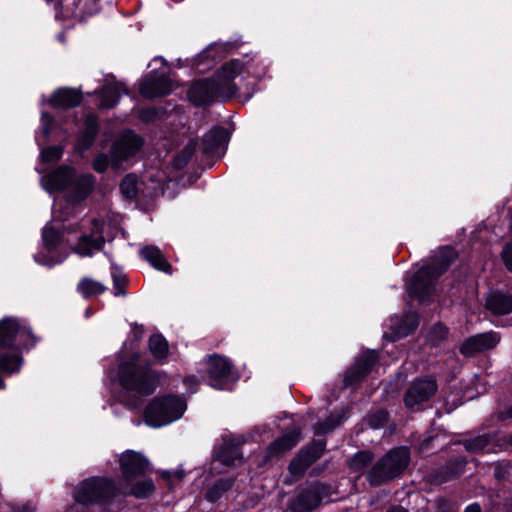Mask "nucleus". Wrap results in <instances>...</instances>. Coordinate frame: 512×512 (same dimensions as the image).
Wrapping results in <instances>:
<instances>
[{
  "label": "nucleus",
  "mask_w": 512,
  "mask_h": 512,
  "mask_svg": "<svg viewBox=\"0 0 512 512\" xmlns=\"http://www.w3.org/2000/svg\"><path fill=\"white\" fill-rule=\"evenodd\" d=\"M257 53L245 54L243 59L233 58L224 62L212 78L195 80L187 91L188 100L195 107L212 104L215 100L227 101L234 98L238 92L235 78L246 73L256 79H261L265 68L258 71L255 67Z\"/></svg>",
  "instance_id": "obj_1"
},
{
  "label": "nucleus",
  "mask_w": 512,
  "mask_h": 512,
  "mask_svg": "<svg viewBox=\"0 0 512 512\" xmlns=\"http://www.w3.org/2000/svg\"><path fill=\"white\" fill-rule=\"evenodd\" d=\"M165 376V371L153 368L150 359L133 352L126 360L119 362L115 380L135 406L141 398L153 395Z\"/></svg>",
  "instance_id": "obj_2"
},
{
  "label": "nucleus",
  "mask_w": 512,
  "mask_h": 512,
  "mask_svg": "<svg viewBox=\"0 0 512 512\" xmlns=\"http://www.w3.org/2000/svg\"><path fill=\"white\" fill-rule=\"evenodd\" d=\"M411 462V451L407 446H396L376 460L366 474L372 487H380L401 478Z\"/></svg>",
  "instance_id": "obj_3"
},
{
  "label": "nucleus",
  "mask_w": 512,
  "mask_h": 512,
  "mask_svg": "<svg viewBox=\"0 0 512 512\" xmlns=\"http://www.w3.org/2000/svg\"><path fill=\"white\" fill-rule=\"evenodd\" d=\"M187 409L186 400L175 394L152 398L144 409V421L152 428H160L179 420Z\"/></svg>",
  "instance_id": "obj_4"
},
{
  "label": "nucleus",
  "mask_w": 512,
  "mask_h": 512,
  "mask_svg": "<svg viewBox=\"0 0 512 512\" xmlns=\"http://www.w3.org/2000/svg\"><path fill=\"white\" fill-rule=\"evenodd\" d=\"M120 495L116 482L106 476H92L84 479L74 492L76 503L88 506H106Z\"/></svg>",
  "instance_id": "obj_5"
},
{
  "label": "nucleus",
  "mask_w": 512,
  "mask_h": 512,
  "mask_svg": "<svg viewBox=\"0 0 512 512\" xmlns=\"http://www.w3.org/2000/svg\"><path fill=\"white\" fill-rule=\"evenodd\" d=\"M330 489V485L325 482H312L289 500V512H313L329 497Z\"/></svg>",
  "instance_id": "obj_6"
},
{
  "label": "nucleus",
  "mask_w": 512,
  "mask_h": 512,
  "mask_svg": "<svg viewBox=\"0 0 512 512\" xmlns=\"http://www.w3.org/2000/svg\"><path fill=\"white\" fill-rule=\"evenodd\" d=\"M19 341H28L35 347L40 341L31 327L21 325L16 317H4L0 320V350L19 346Z\"/></svg>",
  "instance_id": "obj_7"
},
{
  "label": "nucleus",
  "mask_w": 512,
  "mask_h": 512,
  "mask_svg": "<svg viewBox=\"0 0 512 512\" xmlns=\"http://www.w3.org/2000/svg\"><path fill=\"white\" fill-rule=\"evenodd\" d=\"M121 473L119 485L129 484L133 480L142 478L153 471L152 463L141 452L127 449L118 459Z\"/></svg>",
  "instance_id": "obj_8"
},
{
  "label": "nucleus",
  "mask_w": 512,
  "mask_h": 512,
  "mask_svg": "<svg viewBox=\"0 0 512 512\" xmlns=\"http://www.w3.org/2000/svg\"><path fill=\"white\" fill-rule=\"evenodd\" d=\"M326 446V439H313L304 445L289 462L288 472L296 478L303 477L306 471L323 456Z\"/></svg>",
  "instance_id": "obj_9"
},
{
  "label": "nucleus",
  "mask_w": 512,
  "mask_h": 512,
  "mask_svg": "<svg viewBox=\"0 0 512 512\" xmlns=\"http://www.w3.org/2000/svg\"><path fill=\"white\" fill-rule=\"evenodd\" d=\"M429 269L430 267L423 265L414 272L406 283V291L409 298L418 301L422 305H429L431 303L435 284L439 280Z\"/></svg>",
  "instance_id": "obj_10"
},
{
  "label": "nucleus",
  "mask_w": 512,
  "mask_h": 512,
  "mask_svg": "<svg viewBox=\"0 0 512 512\" xmlns=\"http://www.w3.org/2000/svg\"><path fill=\"white\" fill-rule=\"evenodd\" d=\"M379 354L376 350L366 349L359 354L346 369L343 377V388H349L363 382L377 364Z\"/></svg>",
  "instance_id": "obj_11"
},
{
  "label": "nucleus",
  "mask_w": 512,
  "mask_h": 512,
  "mask_svg": "<svg viewBox=\"0 0 512 512\" xmlns=\"http://www.w3.org/2000/svg\"><path fill=\"white\" fill-rule=\"evenodd\" d=\"M64 239V233L61 229L53 226L46 225L42 229V242L47 253H38L34 255V260L38 264L53 267L61 264L67 258L66 254H59L52 256L50 253L54 252L57 247L62 243Z\"/></svg>",
  "instance_id": "obj_12"
},
{
  "label": "nucleus",
  "mask_w": 512,
  "mask_h": 512,
  "mask_svg": "<svg viewBox=\"0 0 512 512\" xmlns=\"http://www.w3.org/2000/svg\"><path fill=\"white\" fill-rule=\"evenodd\" d=\"M245 440L242 436L229 435L223 437V443L213 448L212 459L223 466L231 467L236 465V461H243L242 447Z\"/></svg>",
  "instance_id": "obj_13"
},
{
  "label": "nucleus",
  "mask_w": 512,
  "mask_h": 512,
  "mask_svg": "<svg viewBox=\"0 0 512 512\" xmlns=\"http://www.w3.org/2000/svg\"><path fill=\"white\" fill-rule=\"evenodd\" d=\"M438 384L435 378H416L404 394V405L412 409L416 405L428 402L437 392Z\"/></svg>",
  "instance_id": "obj_14"
},
{
  "label": "nucleus",
  "mask_w": 512,
  "mask_h": 512,
  "mask_svg": "<svg viewBox=\"0 0 512 512\" xmlns=\"http://www.w3.org/2000/svg\"><path fill=\"white\" fill-rule=\"evenodd\" d=\"M100 132L99 116L95 112L87 113L84 116L75 140V151L80 154L89 151L94 146Z\"/></svg>",
  "instance_id": "obj_15"
},
{
  "label": "nucleus",
  "mask_w": 512,
  "mask_h": 512,
  "mask_svg": "<svg viewBox=\"0 0 512 512\" xmlns=\"http://www.w3.org/2000/svg\"><path fill=\"white\" fill-rule=\"evenodd\" d=\"M144 138L129 129L116 139L111 145L110 153L113 159L125 161L135 156L144 146Z\"/></svg>",
  "instance_id": "obj_16"
},
{
  "label": "nucleus",
  "mask_w": 512,
  "mask_h": 512,
  "mask_svg": "<svg viewBox=\"0 0 512 512\" xmlns=\"http://www.w3.org/2000/svg\"><path fill=\"white\" fill-rule=\"evenodd\" d=\"M206 366L209 385L218 390L224 389L232 372V363L224 356L212 354L208 356Z\"/></svg>",
  "instance_id": "obj_17"
},
{
  "label": "nucleus",
  "mask_w": 512,
  "mask_h": 512,
  "mask_svg": "<svg viewBox=\"0 0 512 512\" xmlns=\"http://www.w3.org/2000/svg\"><path fill=\"white\" fill-rule=\"evenodd\" d=\"M500 334L495 331L478 333L466 338L459 347L464 357H473L477 354L494 349L500 342Z\"/></svg>",
  "instance_id": "obj_18"
},
{
  "label": "nucleus",
  "mask_w": 512,
  "mask_h": 512,
  "mask_svg": "<svg viewBox=\"0 0 512 512\" xmlns=\"http://www.w3.org/2000/svg\"><path fill=\"white\" fill-rule=\"evenodd\" d=\"M172 81L165 74H159L156 70L150 71L140 85V93L146 99H156L168 96L172 93Z\"/></svg>",
  "instance_id": "obj_19"
},
{
  "label": "nucleus",
  "mask_w": 512,
  "mask_h": 512,
  "mask_svg": "<svg viewBox=\"0 0 512 512\" xmlns=\"http://www.w3.org/2000/svg\"><path fill=\"white\" fill-rule=\"evenodd\" d=\"M301 429L293 427L283 435L272 441L264 452V461L270 462L273 459L282 457L286 452L292 450L301 440Z\"/></svg>",
  "instance_id": "obj_20"
},
{
  "label": "nucleus",
  "mask_w": 512,
  "mask_h": 512,
  "mask_svg": "<svg viewBox=\"0 0 512 512\" xmlns=\"http://www.w3.org/2000/svg\"><path fill=\"white\" fill-rule=\"evenodd\" d=\"M301 429L293 427L283 435L272 441L264 452V461L270 462L273 459L282 457L286 452L292 450L301 440Z\"/></svg>",
  "instance_id": "obj_21"
},
{
  "label": "nucleus",
  "mask_w": 512,
  "mask_h": 512,
  "mask_svg": "<svg viewBox=\"0 0 512 512\" xmlns=\"http://www.w3.org/2000/svg\"><path fill=\"white\" fill-rule=\"evenodd\" d=\"M301 429L293 427L283 435L272 441L264 452V461L270 462L273 459L282 457L286 452L292 450L301 440Z\"/></svg>",
  "instance_id": "obj_22"
},
{
  "label": "nucleus",
  "mask_w": 512,
  "mask_h": 512,
  "mask_svg": "<svg viewBox=\"0 0 512 512\" xmlns=\"http://www.w3.org/2000/svg\"><path fill=\"white\" fill-rule=\"evenodd\" d=\"M301 429L293 427L283 435L272 441L264 452V461L270 462L273 459L282 457L286 452L292 450L301 440Z\"/></svg>",
  "instance_id": "obj_23"
},
{
  "label": "nucleus",
  "mask_w": 512,
  "mask_h": 512,
  "mask_svg": "<svg viewBox=\"0 0 512 512\" xmlns=\"http://www.w3.org/2000/svg\"><path fill=\"white\" fill-rule=\"evenodd\" d=\"M75 174L76 169L73 166L62 164L43 178L44 188L49 193L67 191L75 180Z\"/></svg>",
  "instance_id": "obj_24"
},
{
  "label": "nucleus",
  "mask_w": 512,
  "mask_h": 512,
  "mask_svg": "<svg viewBox=\"0 0 512 512\" xmlns=\"http://www.w3.org/2000/svg\"><path fill=\"white\" fill-rule=\"evenodd\" d=\"M33 348L29 346L28 341H19L17 347L2 349L0 351L1 373L8 376L19 373L24 364L23 352Z\"/></svg>",
  "instance_id": "obj_25"
},
{
  "label": "nucleus",
  "mask_w": 512,
  "mask_h": 512,
  "mask_svg": "<svg viewBox=\"0 0 512 512\" xmlns=\"http://www.w3.org/2000/svg\"><path fill=\"white\" fill-rule=\"evenodd\" d=\"M96 186V177L92 173L75 174V180L67 192L66 201L77 206L83 203L94 191Z\"/></svg>",
  "instance_id": "obj_26"
},
{
  "label": "nucleus",
  "mask_w": 512,
  "mask_h": 512,
  "mask_svg": "<svg viewBox=\"0 0 512 512\" xmlns=\"http://www.w3.org/2000/svg\"><path fill=\"white\" fill-rule=\"evenodd\" d=\"M230 136V132L225 127L220 125L213 126L201 139V149L203 154L207 157H212L216 154L218 158L222 157L225 151L222 154H218V150L220 148H224L226 150Z\"/></svg>",
  "instance_id": "obj_27"
},
{
  "label": "nucleus",
  "mask_w": 512,
  "mask_h": 512,
  "mask_svg": "<svg viewBox=\"0 0 512 512\" xmlns=\"http://www.w3.org/2000/svg\"><path fill=\"white\" fill-rule=\"evenodd\" d=\"M83 97L81 88L59 87L52 92L47 103L53 109L69 110L78 107Z\"/></svg>",
  "instance_id": "obj_28"
},
{
  "label": "nucleus",
  "mask_w": 512,
  "mask_h": 512,
  "mask_svg": "<svg viewBox=\"0 0 512 512\" xmlns=\"http://www.w3.org/2000/svg\"><path fill=\"white\" fill-rule=\"evenodd\" d=\"M94 94L99 97L100 109H113L118 105L122 95H129V89L125 83L114 81L102 85Z\"/></svg>",
  "instance_id": "obj_29"
},
{
  "label": "nucleus",
  "mask_w": 512,
  "mask_h": 512,
  "mask_svg": "<svg viewBox=\"0 0 512 512\" xmlns=\"http://www.w3.org/2000/svg\"><path fill=\"white\" fill-rule=\"evenodd\" d=\"M118 488L120 489V495L132 496L140 500L150 498L156 491L153 479L147 475L133 480L129 484H121Z\"/></svg>",
  "instance_id": "obj_30"
},
{
  "label": "nucleus",
  "mask_w": 512,
  "mask_h": 512,
  "mask_svg": "<svg viewBox=\"0 0 512 512\" xmlns=\"http://www.w3.org/2000/svg\"><path fill=\"white\" fill-rule=\"evenodd\" d=\"M468 461L465 456L449 458L446 463L435 473V480L438 483H446L459 478L465 471Z\"/></svg>",
  "instance_id": "obj_31"
},
{
  "label": "nucleus",
  "mask_w": 512,
  "mask_h": 512,
  "mask_svg": "<svg viewBox=\"0 0 512 512\" xmlns=\"http://www.w3.org/2000/svg\"><path fill=\"white\" fill-rule=\"evenodd\" d=\"M459 254L457 250L452 246H442L439 250V254L429 264H425L426 267H430L429 271L433 272L436 277H442L452 266V264L458 259Z\"/></svg>",
  "instance_id": "obj_32"
},
{
  "label": "nucleus",
  "mask_w": 512,
  "mask_h": 512,
  "mask_svg": "<svg viewBox=\"0 0 512 512\" xmlns=\"http://www.w3.org/2000/svg\"><path fill=\"white\" fill-rule=\"evenodd\" d=\"M486 309L494 316H505L512 313V294L494 291L488 295Z\"/></svg>",
  "instance_id": "obj_33"
},
{
  "label": "nucleus",
  "mask_w": 512,
  "mask_h": 512,
  "mask_svg": "<svg viewBox=\"0 0 512 512\" xmlns=\"http://www.w3.org/2000/svg\"><path fill=\"white\" fill-rule=\"evenodd\" d=\"M496 436L495 432H488L458 441V443L463 445L470 454L489 453L493 450Z\"/></svg>",
  "instance_id": "obj_34"
},
{
  "label": "nucleus",
  "mask_w": 512,
  "mask_h": 512,
  "mask_svg": "<svg viewBox=\"0 0 512 512\" xmlns=\"http://www.w3.org/2000/svg\"><path fill=\"white\" fill-rule=\"evenodd\" d=\"M141 257L154 269L171 275L173 268L162 251L155 245H146L140 250Z\"/></svg>",
  "instance_id": "obj_35"
},
{
  "label": "nucleus",
  "mask_w": 512,
  "mask_h": 512,
  "mask_svg": "<svg viewBox=\"0 0 512 512\" xmlns=\"http://www.w3.org/2000/svg\"><path fill=\"white\" fill-rule=\"evenodd\" d=\"M105 241L103 235H99L95 238L93 234H82L78 238V242L73 248V251L80 256L91 257L94 254V250L102 251L104 249Z\"/></svg>",
  "instance_id": "obj_36"
},
{
  "label": "nucleus",
  "mask_w": 512,
  "mask_h": 512,
  "mask_svg": "<svg viewBox=\"0 0 512 512\" xmlns=\"http://www.w3.org/2000/svg\"><path fill=\"white\" fill-rule=\"evenodd\" d=\"M148 348L155 363L163 365L169 356V344L161 333H154L149 337Z\"/></svg>",
  "instance_id": "obj_37"
},
{
  "label": "nucleus",
  "mask_w": 512,
  "mask_h": 512,
  "mask_svg": "<svg viewBox=\"0 0 512 512\" xmlns=\"http://www.w3.org/2000/svg\"><path fill=\"white\" fill-rule=\"evenodd\" d=\"M375 454L370 449L359 450L347 460V467L354 473H361L371 468Z\"/></svg>",
  "instance_id": "obj_38"
},
{
  "label": "nucleus",
  "mask_w": 512,
  "mask_h": 512,
  "mask_svg": "<svg viewBox=\"0 0 512 512\" xmlns=\"http://www.w3.org/2000/svg\"><path fill=\"white\" fill-rule=\"evenodd\" d=\"M215 46V44H212L192 59H187L189 66L200 73L212 69L215 64V55L212 54Z\"/></svg>",
  "instance_id": "obj_39"
},
{
  "label": "nucleus",
  "mask_w": 512,
  "mask_h": 512,
  "mask_svg": "<svg viewBox=\"0 0 512 512\" xmlns=\"http://www.w3.org/2000/svg\"><path fill=\"white\" fill-rule=\"evenodd\" d=\"M234 485L233 478H219L207 488L205 492V499L210 503H216L222 496L232 489Z\"/></svg>",
  "instance_id": "obj_40"
},
{
  "label": "nucleus",
  "mask_w": 512,
  "mask_h": 512,
  "mask_svg": "<svg viewBox=\"0 0 512 512\" xmlns=\"http://www.w3.org/2000/svg\"><path fill=\"white\" fill-rule=\"evenodd\" d=\"M106 290L107 287L105 285L89 277H83L77 284V291L86 300L93 296L101 295Z\"/></svg>",
  "instance_id": "obj_41"
},
{
  "label": "nucleus",
  "mask_w": 512,
  "mask_h": 512,
  "mask_svg": "<svg viewBox=\"0 0 512 512\" xmlns=\"http://www.w3.org/2000/svg\"><path fill=\"white\" fill-rule=\"evenodd\" d=\"M119 190L125 200H136L139 194L137 175L134 173L126 174L119 184Z\"/></svg>",
  "instance_id": "obj_42"
},
{
  "label": "nucleus",
  "mask_w": 512,
  "mask_h": 512,
  "mask_svg": "<svg viewBox=\"0 0 512 512\" xmlns=\"http://www.w3.org/2000/svg\"><path fill=\"white\" fill-rule=\"evenodd\" d=\"M111 278L113 282V295L115 297L126 296L127 290L126 287L129 283V279L123 270L117 266L115 263L111 264Z\"/></svg>",
  "instance_id": "obj_43"
},
{
  "label": "nucleus",
  "mask_w": 512,
  "mask_h": 512,
  "mask_svg": "<svg viewBox=\"0 0 512 512\" xmlns=\"http://www.w3.org/2000/svg\"><path fill=\"white\" fill-rule=\"evenodd\" d=\"M40 122L41 132L45 142L49 141L55 131H61L63 128V123L56 120L55 117L47 111H42Z\"/></svg>",
  "instance_id": "obj_44"
},
{
  "label": "nucleus",
  "mask_w": 512,
  "mask_h": 512,
  "mask_svg": "<svg viewBox=\"0 0 512 512\" xmlns=\"http://www.w3.org/2000/svg\"><path fill=\"white\" fill-rule=\"evenodd\" d=\"M343 421V414H330L324 421L318 422L314 425V434L316 436H324L335 430L343 423Z\"/></svg>",
  "instance_id": "obj_45"
},
{
  "label": "nucleus",
  "mask_w": 512,
  "mask_h": 512,
  "mask_svg": "<svg viewBox=\"0 0 512 512\" xmlns=\"http://www.w3.org/2000/svg\"><path fill=\"white\" fill-rule=\"evenodd\" d=\"M196 151V142L194 140H190L183 149L177 153L172 161L173 167L175 169H183L188 165V163L192 160Z\"/></svg>",
  "instance_id": "obj_46"
},
{
  "label": "nucleus",
  "mask_w": 512,
  "mask_h": 512,
  "mask_svg": "<svg viewBox=\"0 0 512 512\" xmlns=\"http://www.w3.org/2000/svg\"><path fill=\"white\" fill-rule=\"evenodd\" d=\"M76 6L73 11L75 18H84L85 16H93L99 11V0H77L74 1Z\"/></svg>",
  "instance_id": "obj_47"
},
{
  "label": "nucleus",
  "mask_w": 512,
  "mask_h": 512,
  "mask_svg": "<svg viewBox=\"0 0 512 512\" xmlns=\"http://www.w3.org/2000/svg\"><path fill=\"white\" fill-rule=\"evenodd\" d=\"M165 108L162 106H151L142 108L138 113V118L144 124H152L161 120L165 116Z\"/></svg>",
  "instance_id": "obj_48"
},
{
  "label": "nucleus",
  "mask_w": 512,
  "mask_h": 512,
  "mask_svg": "<svg viewBox=\"0 0 512 512\" xmlns=\"http://www.w3.org/2000/svg\"><path fill=\"white\" fill-rule=\"evenodd\" d=\"M64 154V146L52 145L41 149L39 159L41 163L49 164L60 161Z\"/></svg>",
  "instance_id": "obj_49"
},
{
  "label": "nucleus",
  "mask_w": 512,
  "mask_h": 512,
  "mask_svg": "<svg viewBox=\"0 0 512 512\" xmlns=\"http://www.w3.org/2000/svg\"><path fill=\"white\" fill-rule=\"evenodd\" d=\"M388 420L389 413L383 408H379L365 417L367 425L372 429H380L384 427Z\"/></svg>",
  "instance_id": "obj_50"
},
{
  "label": "nucleus",
  "mask_w": 512,
  "mask_h": 512,
  "mask_svg": "<svg viewBox=\"0 0 512 512\" xmlns=\"http://www.w3.org/2000/svg\"><path fill=\"white\" fill-rule=\"evenodd\" d=\"M109 167V158L105 153L98 154L92 161V168L95 172L103 174Z\"/></svg>",
  "instance_id": "obj_51"
},
{
  "label": "nucleus",
  "mask_w": 512,
  "mask_h": 512,
  "mask_svg": "<svg viewBox=\"0 0 512 512\" xmlns=\"http://www.w3.org/2000/svg\"><path fill=\"white\" fill-rule=\"evenodd\" d=\"M501 260L506 269L512 273V240L507 242L501 252Z\"/></svg>",
  "instance_id": "obj_52"
},
{
  "label": "nucleus",
  "mask_w": 512,
  "mask_h": 512,
  "mask_svg": "<svg viewBox=\"0 0 512 512\" xmlns=\"http://www.w3.org/2000/svg\"><path fill=\"white\" fill-rule=\"evenodd\" d=\"M183 384L190 394H194L198 391L200 382L195 375H187L183 378Z\"/></svg>",
  "instance_id": "obj_53"
},
{
  "label": "nucleus",
  "mask_w": 512,
  "mask_h": 512,
  "mask_svg": "<svg viewBox=\"0 0 512 512\" xmlns=\"http://www.w3.org/2000/svg\"><path fill=\"white\" fill-rule=\"evenodd\" d=\"M440 437L439 434H429L425 435L420 443V447L422 451H430L435 448L434 442L438 440Z\"/></svg>",
  "instance_id": "obj_54"
},
{
  "label": "nucleus",
  "mask_w": 512,
  "mask_h": 512,
  "mask_svg": "<svg viewBox=\"0 0 512 512\" xmlns=\"http://www.w3.org/2000/svg\"><path fill=\"white\" fill-rule=\"evenodd\" d=\"M403 324L407 327L404 333L405 335L414 333L419 326L418 316L416 314L407 316L403 321Z\"/></svg>",
  "instance_id": "obj_55"
},
{
  "label": "nucleus",
  "mask_w": 512,
  "mask_h": 512,
  "mask_svg": "<svg viewBox=\"0 0 512 512\" xmlns=\"http://www.w3.org/2000/svg\"><path fill=\"white\" fill-rule=\"evenodd\" d=\"M436 507L438 512H451V502L444 497H439L436 500Z\"/></svg>",
  "instance_id": "obj_56"
},
{
  "label": "nucleus",
  "mask_w": 512,
  "mask_h": 512,
  "mask_svg": "<svg viewBox=\"0 0 512 512\" xmlns=\"http://www.w3.org/2000/svg\"><path fill=\"white\" fill-rule=\"evenodd\" d=\"M35 506L31 502H26L21 506H13L11 512H35Z\"/></svg>",
  "instance_id": "obj_57"
},
{
  "label": "nucleus",
  "mask_w": 512,
  "mask_h": 512,
  "mask_svg": "<svg viewBox=\"0 0 512 512\" xmlns=\"http://www.w3.org/2000/svg\"><path fill=\"white\" fill-rule=\"evenodd\" d=\"M507 474V470L500 464H497L494 468V477L498 481H502L505 479Z\"/></svg>",
  "instance_id": "obj_58"
},
{
  "label": "nucleus",
  "mask_w": 512,
  "mask_h": 512,
  "mask_svg": "<svg viewBox=\"0 0 512 512\" xmlns=\"http://www.w3.org/2000/svg\"><path fill=\"white\" fill-rule=\"evenodd\" d=\"M239 47L237 42H227L223 45V50L226 53H231Z\"/></svg>",
  "instance_id": "obj_59"
},
{
  "label": "nucleus",
  "mask_w": 512,
  "mask_h": 512,
  "mask_svg": "<svg viewBox=\"0 0 512 512\" xmlns=\"http://www.w3.org/2000/svg\"><path fill=\"white\" fill-rule=\"evenodd\" d=\"M464 512H482V509L479 503L474 502L466 506Z\"/></svg>",
  "instance_id": "obj_60"
},
{
  "label": "nucleus",
  "mask_w": 512,
  "mask_h": 512,
  "mask_svg": "<svg viewBox=\"0 0 512 512\" xmlns=\"http://www.w3.org/2000/svg\"><path fill=\"white\" fill-rule=\"evenodd\" d=\"M501 419L507 420L512 419V404L501 412Z\"/></svg>",
  "instance_id": "obj_61"
},
{
  "label": "nucleus",
  "mask_w": 512,
  "mask_h": 512,
  "mask_svg": "<svg viewBox=\"0 0 512 512\" xmlns=\"http://www.w3.org/2000/svg\"><path fill=\"white\" fill-rule=\"evenodd\" d=\"M133 330H134L135 339L139 340L141 338V336H142V333H143V327L142 326H138L137 324H134Z\"/></svg>",
  "instance_id": "obj_62"
},
{
  "label": "nucleus",
  "mask_w": 512,
  "mask_h": 512,
  "mask_svg": "<svg viewBox=\"0 0 512 512\" xmlns=\"http://www.w3.org/2000/svg\"><path fill=\"white\" fill-rule=\"evenodd\" d=\"M159 475L164 480H170L173 477V472L170 470H162L159 472Z\"/></svg>",
  "instance_id": "obj_63"
},
{
  "label": "nucleus",
  "mask_w": 512,
  "mask_h": 512,
  "mask_svg": "<svg viewBox=\"0 0 512 512\" xmlns=\"http://www.w3.org/2000/svg\"><path fill=\"white\" fill-rule=\"evenodd\" d=\"M386 512H408V510L401 505H396L389 508Z\"/></svg>",
  "instance_id": "obj_64"
}]
</instances>
